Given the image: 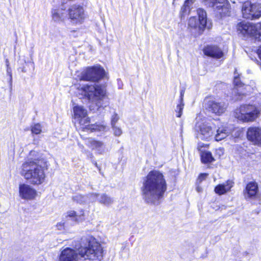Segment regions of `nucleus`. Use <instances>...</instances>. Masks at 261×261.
I'll return each mask as SVG.
<instances>
[{
  "label": "nucleus",
  "mask_w": 261,
  "mask_h": 261,
  "mask_svg": "<svg viewBox=\"0 0 261 261\" xmlns=\"http://www.w3.org/2000/svg\"><path fill=\"white\" fill-rule=\"evenodd\" d=\"M88 198V204L90 203H93L98 201L99 194L96 193H91L87 195Z\"/></svg>",
  "instance_id": "2f4dec72"
},
{
  "label": "nucleus",
  "mask_w": 261,
  "mask_h": 261,
  "mask_svg": "<svg viewBox=\"0 0 261 261\" xmlns=\"http://www.w3.org/2000/svg\"><path fill=\"white\" fill-rule=\"evenodd\" d=\"M233 182L231 180H228L225 183L219 184L215 188V192L218 195H223L229 192L233 186Z\"/></svg>",
  "instance_id": "5701e85b"
},
{
  "label": "nucleus",
  "mask_w": 261,
  "mask_h": 261,
  "mask_svg": "<svg viewBox=\"0 0 261 261\" xmlns=\"http://www.w3.org/2000/svg\"><path fill=\"white\" fill-rule=\"evenodd\" d=\"M233 83L234 88L232 90V98L234 101L240 100L243 99L244 96L246 94L245 90H249L250 87L247 85H243L240 80L239 75L234 72Z\"/></svg>",
  "instance_id": "f8f14e48"
},
{
  "label": "nucleus",
  "mask_w": 261,
  "mask_h": 261,
  "mask_svg": "<svg viewBox=\"0 0 261 261\" xmlns=\"http://www.w3.org/2000/svg\"><path fill=\"white\" fill-rule=\"evenodd\" d=\"M119 115L115 112L112 115L111 118V126L116 125L117 122L119 120Z\"/></svg>",
  "instance_id": "f704fd0d"
},
{
  "label": "nucleus",
  "mask_w": 261,
  "mask_h": 261,
  "mask_svg": "<svg viewBox=\"0 0 261 261\" xmlns=\"http://www.w3.org/2000/svg\"><path fill=\"white\" fill-rule=\"evenodd\" d=\"M196 191L198 192H200L202 191V188L199 187V186H198L196 188Z\"/></svg>",
  "instance_id": "a19ab883"
},
{
  "label": "nucleus",
  "mask_w": 261,
  "mask_h": 261,
  "mask_svg": "<svg viewBox=\"0 0 261 261\" xmlns=\"http://www.w3.org/2000/svg\"><path fill=\"white\" fill-rule=\"evenodd\" d=\"M243 17L246 19H257L261 16V4H251L247 1L243 3L242 7Z\"/></svg>",
  "instance_id": "1a4fd4ad"
},
{
  "label": "nucleus",
  "mask_w": 261,
  "mask_h": 261,
  "mask_svg": "<svg viewBox=\"0 0 261 261\" xmlns=\"http://www.w3.org/2000/svg\"><path fill=\"white\" fill-rule=\"evenodd\" d=\"M37 196V191L31 186L26 184H20L19 185V196L25 200H32Z\"/></svg>",
  "instance_id": "4468645a"
},
{
  "label": "nucleus",
  "mask_w": 261,
  "mask_h": 261,
  "mask_svg": "<svg viewBox=\"0 0 261 261\" xmlns=\"http://www.w3.org/2000/svg\"><path fill=\"white\" fill-rule=\"evenodd\" d=\"M66 16V12L63 8H54L51 10L53 20L57 23L63 22Z\"/></svg>",
  "instance_id": "4be33fe9"
},
{
  "label": "nucleus",
  "mask_w": 261,
  "mask_h": 261,
  "mask_svg": "<svg viewBox=\"0 0 261 261\" xmlns=\"http://www.w3.org/2000/svg\"><path fill=\"white\" fill-rule=\"evenodd\" d=\"M32 133L35 135H39L42 132V126L39 123L33 124L31 127Z\"/></svg>",
  "instance_id": "7c9ffc66"
},
{
  "label": "nucleus",
  "mask_w": 261,
  "mask_h": 261,
  "mask_svg": "<svg viewBox=\"0 0 261 261\" xmlns=\"http://www.w3.org/2000/svg\"><path fill=\"white\" fill-rule=\"evenodd\" d=\"M68 15L70 22L75 25H80L84 23L86 18L84 8L79 5H73L68 10Z\"/></svg>",
  "instance_id": "6e6552de"
},
{
  "label": "nucleus",
  "mask_w": 261,
  "mask_h": 261,
  "mask_svg": "<svg viewBox=\"0 0 261 261\" xmlns=\"http://www.w3.org/2000/svg\"><path fill=\"white\" fill-rule=\"evenodd\" d=\"M79 252L71 248H66L63 250L59 256V261H78Z\"/></svg>",
  "instance_id": "a211bd4d"
},
{
  "label": "nucleus",
  "mask_w": 261,
  "mask_h": 261,
  "mask_svg": "<svg viewBox=\"0 0 261 261\" xmlns=\"http://www.w3.org/2000/svg\"><path fill=\"white\" fill-rule=\"evenodd\" d=\"M38 153L34 150L30 152L28 159L22 164L20 174L33 185H40L45 180L44 167L38 160Z\"/></svg>",
  "instance_id": "f03ea898"
},
{
  "label": "nucleus",
  "mask_w": 261,
  "mask_h": 261,
  "mask_svg": "<svg viewBox=\"0 0 261 261\" xmlns=\"http://www.w3.org/2000/svg\"><path fill=\"white\" fill-rule=\"evenodd\" d=\"M257 54L259 58L261 60V46L257 50Z\"/></svg>",
  "instance_id": "58836bf2"
},
{
  "label": "nucleus",
  "mask_w": 261,
  "mask_h": 261,
  "mask_svg": "<svg viewBox=\"0 0 261 261\" xmlns=\"http://www.w3.org/2000/svg\"><path fill=\"white\" fill-rule=\"evenodd\" d=\"M198 19L196 17H191L189 20L188 25L191 28H198L203 30L206 27L207 19L206 12L202 9L197 10Z\"/></svg>",
  "instance_id": "ddd939ff"
},
{
  "label": "nucleus",
  "mask_w": 261,
  "mask_h": 261,
  "mask_svg": "<svg viewBox=\"0 0 261 261\" xmlns=\"http://www.w3.org/2000/svg\"><path fill=\"white\" fill-rule=\"evenodd\" d=\"M105 75V71L100 66L88 67L85 69L79 76L81 81L98 82Z\"/></svg>",
  "instance_id": "0eeeda50"
},
{
  "label": "nucleus",
  "mask_w": 261,
  "mask_h": 261,
  "mask_svg": "<svg viewBox=\"0 0 261 261\" xmlns=\"http://www.w3.org/2000/svg\"><path fill=\"white\" fill-rule=\"evenodd\" d=\"M74 201L81 204H88V198L87 195L77 194L72 197Z\"/></svg>",
  "instance_id": "bb28decb"
},
{
  "label": "nucleus",
  "mask_w": 261,
  "mask_h": 261,
  "mask_svg": "<svg viewBox=\"0 0 261 261\" xmlns=\"http://www.w3.org/2000/svg\"><path fill=\"white\" fill-rule=\"evenodd\" d=\"M86 242V247L77 249L79 255L90 261H102L106 254L103 246L93 237H87Z\"/></svg>",
  "instance_id": "20e7f679"
},
{
  "label": "nucleus",
  "mask_w": 261,
  "mask_h": 261,
  "mask_svg": "<svg viewBox=\"0 0 261 261\" xmlns=\"http://www.w3.org/2000/svg\"><path fill=\"white\" fill-rule=\"evenodd\" d=\"M194 2L195 0H186L185 1L184 6L181 9V13L182 16L186 15L189 12L190 6Z\"/></svg>",
  "instance_id": "c85d7f7f"
},
{
  "label": "nucleus",
  "mask_w": 261,
  "mask_h": 261,
  "mask_svg": "<svg viewBox=\"0 0 261 261\" xmlns=\"http://www.w3.org/2000/svg\"><path fill=\"white\" fill-rule=\"evenodd\" d=\"M85 219V213L84 210H81L76 213V221H82Z\"/></svg>",
  "instance_id": "473e14b6"
},
{
  "label": "nucleus",
  "mask_w": 261,
  "mask_h": 261,
  "mask_svg": "<svg viewBox=\"0 0 261 261\" xmlns=\"http://www.w3.org/2000/svg\"><path fill=\"white\" fill-rule=\"evenodd\" d=\"M76 94L80 98H86L91 104L89 106L91 111L96 112L103 108V99L106 94L104 85L99 84H85L77 88Z\"/></svg>",
  "instance_id": "7ed1b4c3"
},
{
  "label": "nucleus",
  "mask_w": 261,
  "mask_h": 261,
  "mask_svg": "<svg viewBox=\"0 0 261 261\" xmlns=\"http://www.w3.org/2000/svg\"><path fill=\"white\" fill-rule=\"evenodd\" d=\"M205 105L210 111L219 115L225 111L228 105L224 101L208 100L206 101Z\"/></svg>",
  "instance_id": "dca6fc26"
},
{
  "label": "nucleus",
  "mask_w": 261,
  "mask_h": 261,
  "mask_svg": "<svg viewBox=\"0 0 261 261\" xmlns=\"http://www.w3.org/2000/svg\"><path fill=\"white\" fill-rule=\"evenodd\" d=\"M245 199L247 201L256 199L259 195V189L257 184L255 181H250L247 184L243 191Z\"/></svg>",
  "instance_id": "2eb2a0df"
},
{
  "label": "nucleus",
  "mask_w": 261,
  "mask_h": 261,
  "mask_svg": "<svg viewBox=\"0 0 261 261\" xmlns=\"http://www.w3.org/2000/svg\"><path fill=\"white\" fill-rule=\"evenodd\" d=\"M67 216L72 218L74 221H76V212L74 211H69L67 213Z\"/></svg>",
  "instance_id": "c9c22d12"
},
{
  "label": "nucleus",
  "mask_w": 261,
  "mask_h": 261,
  "mask_svg": "<svg viewBox=\"0 0 261 261\" xmlns=\"http://www.w3.org/2000/svg\"><path fill=\"white\" fill-rule=\"evenodd\" d=\"M7 67H8V64H7ZM7 73L9 74V80H10V83H12V73H11V69L10 68L8 67L7 68Z\"/></svg>",
  "instance_id": "4c0bfd02"
},
{
  "label": "nucleus",
  "mask_w": 261,
  "mask_h": 261,
  "mask_svg": "<svg viewBox=\"0 0 261 261\" xmlns=\"http://www.w3.org/2000/svg\"><path fill=\"white\" fill-rule=\"evenodd\" d=\"M252 37L255 39L261 40V23L254 24Z\"/></svg>",
  "instance_id": "a878e982"
},
{
  "label": "nucleus",
  "mask_w": 261,
  "mask_h": 261,
  "mask_svg": "<svg viewBox=\"0 0 261 261\" xmlns=\"http://www.w3.org/2000/svg\"><path fill=\"white\" fill-rule=\"evenodd\" d=\"M203 51L205 55L217 59L222 58L224 55L222 50L216 46H208Z\"/></svg>",
  "instance_id": "412c9836"
},
{
  "label": "nucleus",
  "mask_w": 261,
  "mask_h": 261,
  "mask_svg": "<svg viewBox=\"0 0 261 261\" xmlns=\"http://www.w3.org/2000/svg\"><path fill=\"white\" fill-rule=\"evenodd\" d=\"M87 145L98 154L104 153L107 149L105 145L100 141L96 140L93 138H88L86 141Z\"/></svg>",
  "instance_id": "aec40b11"
},
{
  "label": "nucleus",
  "mask_w": 261,
  "mask_h": 261,
  "mask_svg": "<svg viewBox=\"0 0 261 261\" xmlns=\"http://www.w3.org/2000/svg\"><path fill=\"white\" fill-rule=\"evenodd\" d=\"M201 161L203 163H211L214 160L212 153L209 151H204L201 154Z\"/></svg>",
  "instance_id": "c756f323"
},
{
  "label": "nucleus",
  "mask_w": 261,
  "mask_h": 261,
  "mask_svg": "<svg viewBox=\"0 0 261 261\" xmlns=\"http://www.w3.org/2000/svg\"><path fill=\"white\" fill-rule=\"evenodd\" d=\"M195 129L197 132V137L202 140H210L213 138L214 134L212 127L203 120L197 122Z\"/></svg>",
  "instance_id": "9b49d317"
},
{
  "label": "nucleus",
  "mask_w": 261,
  "mask_h": 261,
  "mask_svg": "<svg viewBox=\"0 0 261 261\" xmlns=\"http://www.w3.org/2000/svg\"><path fill=\"white\" fill-rule=\"evenodd\" d=\"M73 118L75 125H79L83 131H104L106 126L103 124H91L87 111L83 106L76 105L73 108Z\"/></svg>",
  "instance_id": "39448f33"
},
{
  "label": "nucleus",
  "mask_w": 261,
  "mask_h": 261,
  "mask_svg": "<svg viewBox=\"0 0 261 261\" xmlns=\"http://www.w3.org/2000/svg\"><path fill=\"white\" fill-rule=\"evenodd\" d=\"M166 190L167 183L163 174L158 170L149 172L143 183L145 201L148 203H158Z\"/></svg>",
  "instance_id": "f257e3e1"
},
{
  "label": "nucleus",
  "mask_w": 261,
  "mask_h": 261,
  "mask_svg": "<svg viewBox=\"0 0 261 261\" xmlns=\"http://www.w3.org/2000/svg\"><path fill=\"white\" fill-rule=\"evenodd\" d=\"M10 155L11 156L12 159L13 160L14 158V150H12L11 151H10L9 152Z\"/></svg>",
  "instance_id": "ea45409f"
},
{
  "label": "nucleus",
  "mask_w": 261,
  "mask_h": 261,
  "mask_svg": "<svg viewBox=\"0 0 261 261\" xmlns=\"http://www.w3.org/2000/svg\"><path fill=\"white\" fill-rule=\"evenodd\" d=\"M113 199L108 195L105 193L99 194L98 202L99 203L106 206H109L113 203Z\"/></svg>",
  "instance_id": "393cba45"
},
{
  "label": "nucleus",
  "mask_w": 261,
  "mask_h": 261,
  "mask_svg": "<svg viewBox=\"0 0 261 261\" xmlns=\"http://www.w3.org/2000/svg\"><path fill=\"white\" fill-rule=\"evenodd\" d=\"M112 128L113 129V134L115 136H120L122 134V129L116 125L111 126Z\"/></svg>",
  "instance_id": "72a5a7b5"
},
{
  "label": "nucleus",
  "mask_w": 261,
  "mask_h": 261,
  "mask_svg": "<svg viewBox=\"0 0 261 261\" xmlns=\"http://www.w3.org/2000/svg\"><path fill=\"white\" fill-rule=\"evenodd\" d=\"M212 7L217 17L222 18L229 14L230 5L227 0H202Z\"/></svg>",
  "instance_id": "9d476101"
},
{
  "label": "nucleus",
  "mask_w": 261,
  "mask_h": 261,
  "mask_svg": "<svg viewBox=\"0 0 261 261\" xmlns=\"http://www.w3.org/2000/svg\"><path fill=\"white\" fill-rule=\"evenodd\" d=\"M254 24L241 22L238 24L237 29L239 34L244 37H252Z\"/></svg>",
  "instance_id": "6ab92c4d"
},
{
  "label": "nucleus",
  "mask_w": 261,
  "mask_h": 261,
  "mask_svg": "<svg viewBox=\"0 0 261 261\" xmlns=\"http://www.w3.org/2000/svg\"><path fill=\"white\" fill-rule=\"evenodd\" d=\"M229 133V130L225 126L221 125L218 127L217 129L216 134L215 136V140L217 141H221L225 138Z\"/></svg>",
  "instance_id": "b1692460"
},
{
  "label": "nucleus",
  "mask_w": 261,
  "mask_h": 261,
  "mask_svg": "<svg viewBox=\"0 0 261 261\" xmlns=\"http://www.w3.org/2000/svg\"><path fill=\"white\" fill-rule=\"evenodd\" d=\"M207 175H208L206 173H202L199 176L198 180L201 181L202 180L205 179L207 177Z\"/></svg>",
  "instance_id": "e433bc0d"
},
{
  "label": "nucleus",
  "mask_w": 261,
  "mask_h": 261,
  "mask_svg": "<svg viewBox=\"0 0 261 261\" xmlns=\"http://www.w3.org/2000/svg\"><path fill=\"white\" fill-rule=\"evenodd\" d=\"M184 94L182 92L180 93V97L179 101V103L177 105L175 112L176 113V116L177 117H180L182 114V110L184 108L185 104L184 103Z\"/></svg>",
  "instance_id": "cd10ccee"
},
{
  "label": "nucleus",
  "mask_w": 261,
  "mask_h": 261,
  "mask_svg": "<svg viewBox=\"0 0 261 261\" xmlns=\"http://www.w3.org/2000/svg\"><path fill=\"white\" fill-rule=\"evenodd\" d=\"M247 138L253 144L261 146V127H249L247 131Z\"/></svg>",
  "instance_id": "f3484780"
},
{
  "label": "nucleus",
  "mask_w": 261,
  "mask_h": 261,
  "mask_svg": "<svg viewBox=\"0 0 261 261\" xmlns=\"http://www.w3.org/2000/svg\"><path fill=\"white\" fill-rule=\"evenodd\" d=\"M261 107L255 104H243L235 109L233 116L238 121L244 123L253 122L259 118Z\"/></svg>",
  "instance_id": "423d86ee"
}]
</instances>
